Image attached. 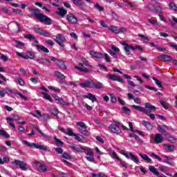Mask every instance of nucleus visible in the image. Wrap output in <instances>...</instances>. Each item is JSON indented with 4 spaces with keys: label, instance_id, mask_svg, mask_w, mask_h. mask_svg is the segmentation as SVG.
Masks as SVG:
<instances>
[{
    "label": "nucleus",
    "instance_id": "nucleus-1",
    "mask_svg": "<svg viewBox=\"0 0 177 177\" xmlns=\"http://www.w3.org/2000/svg\"><path fill=\"white\" fill-rule=\"evenodd\" d=\"M30 12H34L35 17H37L41 23H44L46 26H50L52 24V19L48 17V16L40 13L39 9L28 8Z\"/></svg>",
    "mask_w": 177,
    "mask_h": 177
},
{
    "label": "nucleus",
    "instance_id": "nucleus-2",
    "mask_svg": "<svg viewBox=\"0 0 177 177\" xmlns=\"http://www.w3.org/2000/svg\"><path fill=\"white\" fill-rule=\"evenodd\" d=\"M121 45H123L124 51L126 52L127 55L129 56V55H131V50H136L138 49V50H143L140 48V46H132L127 44L125 41H123L121 43Z\"/></svg>",
    "mask_w": 177,
    "mask_h": 177
},
{
    "label": "nucleus",
    "instance_id": "nucleus-3",
    "mask_svg": "<svg viewBox=\"0 0 177 177\" xmlns=\"http://www.w3.org/2000/svg\"><path fill=\"white\" fill-rule=\"evenodd\" d=\"M21 142L23 145H25V146H28L29 147H35V149H39V150H44V151L48 150V147L35 143H30L27 140H21Z\"/></svg>",
    "mask_w": 177,
    "mask_h": 177
},
{
    "label": "nucleus",
    "instance_id": "nucleus-4",
    "mask_svg": "<svg viewBox=\"0 0 177 177\" xmlns=\"http://www.w3.org/2000/svg\"><path fill=\"white\" fill-rule=\"evenodd\" d=\"M84 153L86 154V159L90 162H93L95 161V155L93 153V149L88 147H84Z\"/></svg>",
    "mask_w": 177,
    "mask_h": 177
},
{
    "label": "nucleus",
    "instance_id": "nucleus-5",
    "mask_svg": "<svg viewBox=\"0 0 177 177\" xmlns=\"http://www.w3.org/2000/svg\"><path fill=\"white\" fill-rule=\"evenodd\" d=\"M119 153L122 156H124V157H126V158H128V160H131V161H133V162H136V164H138V162H139V159H138V156L133 155V153H132L131 152H126L124 150H120Z\"/></svg>",
    "mask_w": 177,
    "mask_h": 177
},
{
    "label": "nucleus",
    "instance_id": "nucleus-6",
    "mask_svg": "<svg viewBox=\"0 0 177 177\" xmlns=\"http://www.w3.org/2000/svg\"><path fill=\"white\" fill-rule=\"evenodd\" d=\"M132 109H135L141 113H145L148 117H150L151 120H156V115L153 113H150V112L147 111L146 108L138 106V105H131Z\"/></svg>",
    "mask_w": 177,
    "mask_h": 177
},
{
    "label": "nucleus",
    "instance_id": "nucleus-7",
    "mask_svg": "<svg viewBox=\"0 0 177 177\" xmlns=\"http://www.w3.org/2000/svg\"><path fill=\"white\" fill-rule=\"evenodd\" d=\"M83 63H80V66H75V68H77V70H79V71H83L84 73H88L89 71L88 68L84 67V66H86V67H91L92 68V66H89V63H88V61H86L85 59L82 60Z\"/></svg>",
    "mask_w": 177,
    "mask_h": 177
},
{
    "label": "nucleus",
    "instance_id": "nucleus-8",
    "mask_svg": "<svg viewBox=\"0 0 177 177\" xmlns=\"http://www.w3.org/2000/svg\"><path fill=\"white\" fill-rule=\"evenodd\" d=\"M12 164L15 165V167H19L21 171H27V164L24 161L15 160Z\"/></svg>",
    "mask_w": 177,
    "mask_h": 177
},
{
    "label": "nucleus",
    "instance_id": "nucleus-9",
    "mask_svg": "<svg viewBox=\"0 0 177 177\" xmlns=\"http://www.w3.org/2000/svg\"><path fill=\"white\" fill-rule=\"evenodd\" d=\"M120 124L118 122H115L111 124L109 128L113 133H121V129H120Z\"/></svg>",
    "mask_w": 177,
    "mask_h": 177
},
{
    "label": "nucleus",
    "instance_id": "nucleus-10",
    "mask_svg": "<svg viewBox=\"0 0 177 177\" xmlns=\"http://www.w3.org/2000/svg\"><path fill=\"white\" fill-rule=\"evenodd\" d=\"M106 78H107V80H111V81H118V82H121L122 84L124 82V80H122V78L114 74H106Z\"/></svg>",
    "mask_w": 177,
    "mask_h": 177
},
{
    "label": "nucleus",
    "instance_id": "nucleus-11",
    "mask_svg": "<svg viewBox=\"0 0 177 177\" xmlns=\"http://www.w3.org/2000/svg\"><path fill=\"white\" fill-rule=\"evenodd\" d=\"M109 30L111 31V32H114V34H120L121 32H125L127 31V29L125 28H118V27L115 26H111L109 28Z\"/></svg>",
    "mask_w": 177,
    "mask_h": 177
},
{
    "label": "nucleus",
    "instance_id": "nucleus-12",
    "mask_svg": "<svg viewBox=\"0 0 177 177\" xmlns=\"http://www.w3.org/2000/svg\"><path fill=\"white\" fill-rule=\"evenodd\" d=\"M66 41V37L62 34H58L56 35V38L55 41L59 45V46H63V44H64Z\"/></svg>",
    "mask_w": 177,
    "mask_h": 177
},
{
    "label": "nucleus",
    "instance_id": "nucleus-13",
    "mask_svg": "<svg viewBox=\"0 0 177 177\" xmlns=\"http://www.w3.org/2000/svg\"><path fill=\"white\" fill-rule=\"evenodd\" d=\"M66 19L71 24H77V23H78V19L73 14H68L66 17Z\"/></svg>",
    "mask_w": 177,
    "mask_h": 177
},
{
    "label": "nucleus",
    "instance_id": "nucleus-14",
    "mask_svg": "<svg viewBox=\"0 0 177 177\" xmlns=\"http://www.w3.org/2000/svg\"><path fill=\"white\" fill-rule=\"evenodd\" d=\"M41 89V91H44V92L41 93V94L44 95L43 96L44 99H46V100H48V102H52V97L48 95V92H49V91H48L46 88H45V86H42Z\"/></svg>",
    "mask_w": 177,
    "mask_h": 177
},
{
    "label": "nucleus",
    "instance_id": "nucleus-15",
    "mask_svg": "<svg viewBox=\"0 0 177 177\" xmlns=\"http://www.w3.org/2000/svg\"><path fill=\"white\" fill-rule=\"evenodd\" d=\"M33 165H35L36 167H37L39 171H42V172H46L47 169H46V166L44 164H41L39 163V162L35 160L33 162Z\"/></svg>",
    "mask_w": 177,
    "mask_h": 177
},
{
    "label": "nucleus",
    "instance_id": "nucleus-16",
    "mask_svg": "<svg viewBox=\"0 0 177 177\" xmlns=\"http://www.w3.org/2000/svg\"><path fill=\"white\" fill-rule=\"evenodd\" d=\"M54 99L58 102L57 104H62V106H70V104L64 100H63V98L55 95L54 96Z\"/></svg>",
    "mask_w": 177,
    "mask_h": 177
},
{
    "label": "nucleus",
    "instance_id": "nucleus-17",
    "mask_svg": "<svg viewBox=\"0 0 177 177\" xmlns=\"http://www.w3.org/2000/svg\"><path fill=\"white\" fill-rule=\"evenodd\" d=\"M89 55L95 59H102L104 57L103 54L93 50L89 51Z\"/></svg>",
    "mask_w": 177,
    "mask_h": 177
},
{
    "label": "nucleus",
    "instance_id": "nucleus-18",
    "mask_svg": "<svg viewBox=\"0 0 177 177\" xmlns=\"http://www.w3.org/2000/svg\"><path fill=\"white\" fill-rule=\"evenodd\" d=\"M14 82H15V84H18V85H20L21 86H24L26 85V82L20 76L15 77L14 79Z\"/></svg>",
    "mask_w": 177,
    "mask_h": 177
},
{
    "label": "nucleus",
    "instance_id": "nucleus-19",
    "mask_svg": "<svg viewBox=\"0 0 177 177\" xmlns=\"http://www.w3.org/2000/svg\"><path fill=\"white\" fill-rule=\"evenodd\" d=\"M83 97L84 99H88L89 100H91L93 103H94V102H97V98H96V96L91 93L83 95Z\"/></svg>",
    "mask_w": 177,
    "mask_h": 177
},
{
    "label": "nucleus",
    "instance_id": "nucleus-20",
    "mask_svg": "<svg viewBox=\"0 0 177 177\" xmlns=\"http://www.w3.org/2000/svg\"><path fill=\"white\" fill-rule=\"evenodd\" d=\"M92 80H86L84 83H80V86L82 88H92Z\"/></svg>",
    "mask_w": 177,
    "mask_h": 177
},
{
    "label": "nucleus",
    "instance_id": "nucleus-21",
    "mask_svg": "<svg viewBox=\"0 0 177 177\" xmlns=\"http://www.w3.org/2000/svg\"><path fill=\"white\" fill-rule=\"evenodd\" d=\"M158 132H160V133H162V135H165V133H167V131L168 130V127L163 125H159L158 126L157 128Z\"/></svg>",
    "mask_w": 177,
    "mask_h": 177
},
{
    "label": "nucleus",
    "instance_id": "nucleus-22",
    "mask_svg": "<svg viewBox=\"0 0 177 177\" xmlns=\"http://www.w3.org/2000/svg\"><path fill=\"white\" fill-rule=\"evenodd\" d=\"M91 88H95L96 89H103L104 86L103 83L100 82H92V87Z\"/></svg>",
    "mask_w": 177,
    "mask_h": 177
},
{
    "label": "nucleus",
    "instance_id": "nucleus-23",
    "mask_svg": "<svg viewBox=\"0 0 177 177\" xmlns=\"http://www.w3.org/2000/svg\"><path fill=\"white\" fill-rule=\"evenodd\" d=\"M153 140L155 143H162V140H164V138H162V135L157 133L156 134Z\"/></svg>",
    "mask_w": 177,
    "mask_h": 177
},
{
    "label": "nucleus",
    "instance_id": "nucleus-24",
    "mask_svg": "<svg viewBox=\"0 0 177 177\" xmlns=\"http://www.w3.org/2000/svg\"><path fill=\"white\" fill-rule=\"evenodd\" d=\"M35 46L38 52H45L46 53H49V50L46 48V47L37 44H36Z\"/></svg>",
    "mask_w": 177,
    "mask_h": 177
},
{
    "label": "nucleus",
    "instance_id": "nucleus-25",
    "mask_svg": "<svg viewBox=\"0 0 177 177\" xmlns=\"http://www.w3.org/2000/svg\"><path fill=\"white\" fill-rule=\"evenodd\" d=\"M149 170L150 171V172L153 174V175H156V176H159L160 171H158V170H157V169H156V167H154V166L149 165Z\"/></svg>",
    "mask_w": 177,
    "mask_h": 177
},
{
    "label": "nucleus",
    "instance_id": "nucleus-26",
    "mask_svg": "<svg viewBox=\"0 0 177 177\" xmlns=\"http://www.w3.org/2000/svg\"><path fill=\"white\" fill-rule=\"evenodd\" d=\"M25 59H30V60H34L35 59V55L31 51H28L25 53Z\"/></svg>",
    "mask_w": 177,
    "mask_h": 177
},
{
    "label": "nucleus",
    "instance_id": "nucleus-27",
    "mask_svg": "<svg viewBox=\"0 0 177 177\" xmlns=\"http://www.w3.org/2000/svg\"><path fill=\"white\" fill-rule=\"evenodd\" d=\"M158 59L161 60L162 62H169L172 59V58L171 57V56L163 55L159 56Z\"/></svg>",
    "mask_w": 177,
    "mask_h": 177
},
{
    "label": "nucleus",
    "instance_id": "nucleus-28",
    "mask_svg": "<svg viewBox=\"0 0 177 177\" xmlns=\"http://www.w3.org/2000/svg\"><path fill=\"white\" fill-rule=\"evenodd\" d=\"M71 149L75 150V151H77L78 153H81V151L84 150V147H82L81 146L77 145H73L71 146Z\"/></svg>",
    "mask_w": 177,
    "mask_h": 177
},
{
    "label": "nucleus",
    "instance_id": "nucleus-29",
    "mask_svg": "<svg viewBox=\"0 0 177 177\" xmlns=\"http://www.w3.org/2000/svg\"><path fill=\"white\" fill-rule=\"evenodd\" d=\"M142 124L143 127H146L147 129H148L149 131L153 129V126L151 125V123H150L146 120H143L142 122Z\"/></svg>",
    "mask_w": 177,
    "mask_h": 177
},
{
    "label": "nucleus",
    "instance_id": "nucleus-30",
    "mask_svg": "<svg viewBox=\"0 0 177 177\" xmlns=\"http://www.w3.org/2000/svg\"><path fill=\"white\" fill-rule=\"evenodd\" d=\"M145 106L146 110H147V109H149V110H153V111H156V110H157V108L155 106L151 105V104L149 102L145 103Z\"/></svg>",
    "mask_w": 177,
    "mask_h": 177
},
{
    "label": "nucleus",
    "instance_id": "nucleus-31",
    "mask_svg": "<svg viewBox=\"0 0 177 177\" xmlns=\"http://www.w3.org/2000/svg\"><path fill=\"white\" fill-rule=\"evenodd\" d=\"M140 156L145 162H151V158H150L147 154L140 153Z\"/></svg>",
    "mask_w": 177,
    "mask_h": 177
},
{
    "label": "nucleus",
    "instance_id": "nucleus-32",
    "mask_svg": "<svg viewBox=\"0 0 177 177\" xmlns=\"http://www.w3.org/2000/svg\"><path fill=\"white\" fill-rule=\"evenodd\" d=\"M6 120L8 121V122H10V127H12V129H16V126L15 125V123H13V118H10V117H7Z\"/></svg>",
    "mask_w": 177,
    "mask_h": 177
},
{
    "label": "nucleus",
    "instance_id": "nucleus-33",
    "mask_svg": "<svg viewBox=\"0 0 177 177\" xmlns=\"http://www.w3.org/2000/svg\"><path fill=\"white\" fill-rule=\"evenodd\" d=\"M79 132H80L82 135H89V133L88 132V130H86V126L85 127L79 128L78 129Z\"/></svg>",
    "mask_w": 177,
    "mask_h": 177
},
{
    "label": "nucleus",
    "instance_id": "nucleus-34",
    "mask_svg": "<svg viewBox=\"0 0 177 177\" xmlns=\"http://www.w3.org/2000/svg\"><path fill=\"white\" fill-rule=\"evenodd\" d=\"M0 136H3L6 139L10 138V135L8 134V133L3 129L0 130Z\"/></svg>",
    "mask_w": 177,
    "mask_h": 177
},
{
    "label": "nucleus",
    "instance_id": "nucleus-35",
    "mask_svg": "<svg viewBox=\"0 0 177 177\" xmlns=\"http://www.w3.org/2000/svg\"><path fill=\"white\" fill-rule=\"evenodd\" d=\"M57 64L60 67L62 70H66L67 67L66 66V64H64V62L63 61L58 60L57 62Z\"/></svg>",
    "mask_w": 177,
    "mask_h": 177
},
{
    "label": "nucleus",
    "instance_id": "nucleus-36",
    "mask_svg": "<svg viewBox=\"0 0 177 177\" xmlns=\"http://www.w3.org/2000/svg\"><path fill=\"white\" fill-rule=\"evenodd\" d=\"M38 132L40 133V135H41V136H43V138H44V139H46V140H50L51 138L50 136L44 134V132L41 131V130L39 129H37Z\"/></svg>",
    "mask_w": 177,
    "mask_h": 177
},
{
    "label": "nucleus",
    "instance_id": "nucleus-37",
    "mask_svg": "<svg viewBox=\"0 0 177 177\" xmlns=\"http://www.w3.org/2000/svg\"><path fill=\"white\" fill-rule=\"evenodd\" d=\"M94 8L98 10V12H104V7L99 5L98 3H96L94 5Z\"/></svg>",
    "mask_w": 177,
    "mask_h": 177
},
{
    "label": "nucleus",
    "instance_id": "nucleus-38",
    "mask_svg": "<svg viewBox=\"0 0 177 177\" xmlns=\"http://www.w3.org/2000/svg\"><path fill=\"white\" fill-rule=\"evenodd\" d=\"M110 154H111V158H114V160H117L118 161H119V160L121 159V158H120V157H118L117 153L114 151L111 152Z\"/></svg>",
    "mask_w": 177,
    "mask_h": 177
},
{
    "label": "nucleus",
    "instance_id": "nucleus-39",
    "mask_svg": "<svg viewBox=\"0 0 177 177\" xmlns=\"http://www.w3.org/2000/svg\"><path fill=\"white\" fill-rule=\"evenodd\" d=\"M58 10L59 16H65V15H67V10L64 8H59Z\"/></svg>",
    "mask_w": 177,
    "mask_h": 177
},
{
    "label": "nucleus",
    "instance_id": "nucleus-40",
    "mask_svg": "<svg viewBox=\"0 0 177 177\" xmlns=\"http://www.w3.org/2000/svg\"><path fill=\"white\" fill-rule=\"evenodd\" d=\"M150 157H151L152 158H155L156 160H158V161L162 162V159H161V158H160L159 156L156 153H151L150 155Z\"/></svg>",
    "mask_w": 177,
    "mask_h": 177
},
{
    "label": "nucleus",
    "instance_id": "nucleus-41",
    "mask_svg": "<svg viewBox=\"0 0 177 177\" xmlns=\"http://www.w3.org/2000/svg\"><path fill=\"white\" fill-rule=\"evenodd\" d=\"M24 38H26V39H29L30 41H32L34 39V38H35V37H34V35H31V34H26L24 35Z\"/></svg>",
    "mask_w": 177,
    "mask_h": 177
},
{
    "label": "nucleus",
    "instance_id": "nucleus-42",
    "mask_svg": "<svg viewBox=\"0 0 177 177\" xmlns=\"http://www.w3.org/2000/svg\"><path fill=\"white\" fill-rule=\"evenodd\" d=\"M158 16L160 18V20H161V21H164V23H167V19L164 18V13H162V12H159L158 13Z\"/></svg>",
    "mask_w": 177,
    "mask_h": 177
},
{
    "label": "nucleus",
    "instance_id": "nucleus-43",
    "mask_svg": "<svg viewBox=\"0 0 177 177\" xmlns=\"http://www.w3.org/2000/svg\"><path fill=\"white\" fill-rule=\"evenodd\" d=\"M44 30L41 28H35V32L37 33V34H39V35H43L44 34Z\"/></svg>",
    "mask_w": 177,
    "mask_h": 177
},
{
    "label": "nucleus",
    "instance_id": "nucleus-44",
    "mask_svg": "<svg viewBox=\"0 0 177 177\" xmlns=\"http://www.w3.org/2000/svg\"><path fill=\"white\" fill-rule=\"evenodd\" d=\"M55 75H56V77H57L60 80H64L66 78L64 75L62 74L60 72H57V71L55 72Z\"/></svg>",
    "mask_w": 177,
    "mask_h": 177
},
{
    "label": "nucleus",
    "instance_id": "nucleus-45",
    "mask_svg": "<svg viewBox=\"0 0 177 177\" xmlns=\"http://www.w3.org/2000/svg\"><path fill=\"white\" fill-rule=\"evenodd\" d=\"M152 80L155 81V83L156 84L157 86H158L159 88H162V84L160 80H157L156 77H152Z\"/></svg>",
    "mask_w": 177,
    "mask_h": 177
},
{
    "label": "nucleus",
    "instance_id": "nucleus-46",
    "mask_svg": "<svg viewBox=\"0 0 177 177\" xmlns=\"http://www.w3.org/2000/svg\"><path fill=\"white\" fill-rule=\"evenodd\" d=\"M17 95H18V96H19V97L21 99V100H24L25 102H27V100H28L27 97H26L21 93L18 92V93H17Z\"/></svg>",
    "mask_w": 177,
    "mask_h": 177
},
{
    "label": "nucleus",
    "instance_id": "nucleus-47",
    "mask_svg": "<svg viewBox=\"0 0 177 177\" xmlns=\"http://www.w3.org/2000/svg\"><path fill=\"white\" fill-rule=\"evenodd\" d=\"M172 21H170V24L174 27L175 24L177 25V18L175 17L174 16L171 17Z\"/></svg>",
    "mask_w": 177,
    "mask_h": 177
},
{
    "label": "nucleus",
    "instance_id": "nucleus-48",
    "mask_svg": "<svg viewBox=\"0 0 177 177\" xmlns=\"http://www.w3.org/2000/svg\"><path fill=\"white\" fill-rule=\"evenodd\" d=\"M50 111L53 115H57V114H59V111H57L56 108L51 109Z\"/></svg>",
    "mask_w": 177,
    "mask_h": 177
},
{
    "label": "nucleus",
    "instance_id": "nucleus-49",
    "mask_svg": "<svg viewBox=\"0 0 177 177\" xmlns=\"http://www.w3.org/2000/svg\"><path fill=\"white\" fill-rule=\"evenodd\" d=\"M169 6L170 9H171L172 10H174V12H176L177 7H176V5H175V3H170L169 4Z\"/></svg>",
    "mask_w": 177,
    "mask_h": 177
},
{
    "label": "nucleus",
    "instance_id": "nucleus-50",
    "mask_svg": "<svg viewBox=\"0 0 177 177\" xmlns=\"http://www.w3.org/2000/svg\"><path fill=\"white\" fill-rule=\"evenodd\" d=\"M120 162V167L122 168H127L128 167L127 166V163L124 162V161H122V159H120L118 160Z\"/></svg>",
    "mask_w": 177,
    "mask_h": 177
},
{
    "label": "nucleus",
    "instance_id": "nucleus-51",
    "mask_svg": "<svg viewBox=\"0 0 177 177\" xmlns=\"http://www.w3.org/2000/svg\"><path fill=\"white\" fill-rule=\"evenodd\" d=\"M111 49L113 51H114L115 53H120V48H118L117 46L113 45L111 46Z\"/></svg>",
    "mask_w": 177,
    "mask_h": 177
},
{
    "label": "nucleus",
    "instance_id": "nucleus-52",
    "mask_svg": "<svg viewBox=\"0 0 177 177\" xmlns=\"http://www.w3.org/2000/svg\"><path fill=\"white\" fill-rule=\"evenodd\" d=\"M66 135H68L69 136H75V134L71 129H68L66 131Z\"/></svg>",
    "mask_w": 177,
    "mask_h": 177
},
{
    "label": "nucleus",
    "instance_id": "nucleus-53",
    "mask_svg": "<svg viewBox=\"0 0 177 177\" xmlns=\"http://www.w3.org/2000/svg\"><path fill=\"white\" fill-rule=\"evenodd\" d=\"M122 110L126 113V114H130L131 113V109H129V108H127V106H123L122 108Z\"/></svg>",
    "mask_w": 177,
    "mask_h": 177
},
{
    "label": "nucleus",
    "instance_id": "nucleus-54",
    "mask_svg": "<svg viewBox=\"0 0 177 177\" xmlns=\"http://www.w3.org/2000/svg\"><path fill=\"white\" fill-rule=\"evenodd\" d=\"M0 57L3 62H8V60H9V58L4 54H1Z\"/></svg>",
    "mask_w": 177,
    "mask_h": 177
},
{
    "label": "nucleus",
    "instance_id": "nucleus-55",
    "mask_svg": "<svg viewBox=\"0 0 177 177\" xmlns=\"http://www.w3.org/2000/svg\"><path fill=\"white\" fill-rule=\"evenodd\" d=\"M93 177H107L104 175L103 173H99V174H93Z\"/></svg>",
    "mask_w": 177,
    "mask_h": 177
},
{
    "label": "nucleus",
    "instance_id": "nucleus-56",
    "mask_svg": "<svg viewBox=\"0 0 177 177\" xmlns=\"http://www.w3.org/2000/svg\"><path fill=\"white\" fill-rule=\"evenodd\" d=\"M54 139L58 146H63V142H62V140L56 137H55Z\"/></svg>",
    "mask_w": 177,
    "mask_h": 177
},
{
    "label": "nucleus",
    "instance_id": "nucleus-57",
    "mask_svg": "<svg viewBox=\"0 0 177 177\" xmlns=\"http://www.w3.org/2000/svg\"><path fill=\"white\" fill-rule=\"evenodd\" d=\"M111 96V100L113 103H117V98L115 97V95L114 94H110Z\"/></svg>",
    "mask_w": 177,
    "mask_h": 177
},
{
    "label": "nucleus",
    "instance_id": "nucleus-58",
    "mask_svg": "<svg viewBox=\"0 0 177 177\" xmlns=\"http://www.w3.org/2000/svg\"><path fill=\"white\" fill-rule=\"evenodd\" d=\"M165 146H166L167 150H169V151H172L175 149V147L174 145H166Z\"/></svg>",
    "mask_w": 177,
    "mask_h": 177
},
{
    "label": "nucleus",
    "instance_id": "nucleus-59",
    "mask_svg": "<svg viewBox=\"0 0 177 177\" xmlns=\"http://www.w3.org/2000/svg\"><path fill=\"white\" fill-rule=\"evenodd\" d=\"M44 35V37H46L47 38H50V37H51L50 33L46 30H44L43 35Z\"/></svg>",
    "mask_w": 177,
    "mask_h": 177
},
{
    "label": "nucleus",
    "instance_id": "nucleus-60",
    "mask_svg": "<svg viewBox=\"0 0 177 177\" xmlns=\"http://www.w3.org/2000/svg\"><path fill=\"white\" fill-rule=\"evenodd\" d=\"M76 124L78 127H80V128H85L86 127V124L83 122H77Z\"/></svg>",
    "mask_w": 177,
    "mask_h": 177
},
{
    "label": "nucleus",
    "instance_id": "nucleus-61",
    "mask_svg": "<svg viewBox=\"0 0 177 177\" xmlns=\"http://www.w3.org/2000/svg\"><path fill=\"white\" fill-rule=\"evenodd\" d=\"M48 89H50V91H54V92H60V90L59 88L53 87L52 86H49Z\"/></svg>",
    "mask_w": 177,
    "mask_h": 177
},
{
    "label": "nucleus",
    "instance_id": "nucleus-62",
    "mask_svg": "<svg viewBox=\"0 0 177 177\" xmlns=\"http://www.w3.org/2000/svg\"><path fill=\"white\" fill-rule=\"evenodd\" d=\"M74 136L76 140H78L79 142H82V138H81V136H80V134H75Z\"/></svg>",
    "mask_w": 177,
    "mask_h": 177
},
{
    "label": "nucleus",
    "instance_id": "nucleus-63",
    "mask_svg": "<svg viewBox=\"0 0 177 177\" xmlns=\"http://www.w3.org/2000/svg\"><path fill=\"white\" fill-rule=\"evenodd\" d=\"M5 95H6V91L5 89L0 91V97H5Z\"/></svg>",
    "mask_w": 177,
    "mask_h": 177
},
{
    "label": "nucleus",
    "instance_id": "nucleus-64",
    "mask_svg": "<svg viewBox=\"0 0 177 177\" xmlns=\"http://www.w3.org/2000/svg\"><path fill=\"white\" fill-rule=\"evenodd\" d=\"M169 46H171V48H174L177 51L176 43H170Z\"/></svg>",
    "mask_w": 177,
    "mask_h": 177
}]
</instances>
